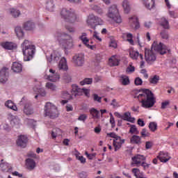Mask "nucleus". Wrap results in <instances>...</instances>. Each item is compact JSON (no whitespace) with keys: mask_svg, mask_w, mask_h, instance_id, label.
<instances>
[{"mask_svg":"<svg viewBox=\"0 0 178 178\" xmlns=\"http://www.w3.org/2000/svg\"><path fill=\"white\" fill-rule=\"evenodd\" d=\"M109 47H111V48H117L118 43H116V40H111Z\"/></svg>","mask_w":178,"mask_h":178,"instance_id":"nucleus-59","label":"nucleus"},{"mask_svg":"<svg viewBox=\"0 0 178 178\" xmlns=\"http://www.w3.org/2000/svg\"><path fill=\"white\" fill-rule=\"evenodd\" d=\"M11 69L15 73H20L23 70V65L17 62H15L13 63Z\"/></svg>","mask_w":178,"mask_h":178,"instance_id":"nucleus-23","label":"nucleus"},{"mask_svg":"<svg viewBox=\"0 0 178 178\" xmlns=\"http://www.w3.org/2000/svg\"><path fill=\"white\" fill-rule=\"evenodd\" d=\"M142 137H149V132L147 131V129H143L140 132Z\"/></svg>","mask_w":178,"mask_h":178,"instance_id":"nucleus-53","label":"nucleus"},{"mask_svg":"<svg viewBox=\"0 0 178 178\" xmlns=\"http://www.w3.org/2000/svg\"><path fill=\"white\" fill-rule=\"evenodd\" d=\"M38 92L40 94V95H41L42 97H45L46 95V92H45V90L42 89V88H39L38 89Z\"/></svg>","mask_w":178,"mask_h":178,"instance_id":"nucleus-58","label":"nucleus"},{"mask_svg":"<svg viewBox=\"0 0 178 178\" xmlns=\"http://www.w3.org/2000/svg\"><path fill=\"white\" fill-rule=\"evenodd\" d=\"M122 6L124 9V13H130V3H129V1L128 0H124L122 1Z\"/></svg>","mask_w":178,"mask_h":178,"instance_id":"nucleus-28","label":"nucleus"},{"mask_svg":"<svg viewBox=\"0 0 178 178\" xmlns=\"http://www.w3.org/2000/svg\"><path fill=\"white\" fill-rule=\"evenodd\" d=\"M27 143H29V138L25 135H20L17 139V145L21 147V148H26L27 147Z\"/></svg>","mask_w":178,"mask_h":178,"instance_id":"nucleus-13","label":"nucleus"},{"mask_svg":"<svg viewBox=\"0 0 178 178\" xmlns=\"http://www.w3.org/2000/svg\"><path fill=\"white\" fill-rule=\"evenodd\" d=\"M1 46L4 49H8L9 51H12V49H16L17 48L16 44L12 42H3L1 43Z\"/></svg>","mask_w":178,"mask_h":178,"instance_id":"nucleus-18","label":"nucleus"},{"mask_svg":"<svg viewBox=\"0 0 178 178\" xmlns=\"http://www.w3.org/2000/svg\"><path fill=\"white\" fill-rule=\"evenodd\" d=\"M145 59L148 65H152L156 60V54H155L152 49H145Z\"/></svg>","mask_w":178,"mask_h":178,"instance_id":"nucleus-10","label":"nucleus"},{"mask_svg":"<svg viewBox=\"0 0 178 178\" xmlns=\"http://www.w3.org/2000/svg\"><path fill=\"white\" fill-rule=\"evenodd\" d=\"M136 70V68H134V66H130L127 68V73H133Z\"/></svg>","mask_w":178,"mask_h":178,"instance_id":"nucleus-63","label":"nucleus"},{"mask_svg":"<svg viewBox=\"0 0 178 178\" xmlns=\"http://www.w3.org/2000/svg\"><path fill=\"white\" fill-rule=\"evenodd\" d=\"M44 116H48L50 119H55V118H58V113L56 106L49 102L47 103L44 106Z\"/></svg>","mask_w":178,"mask_h":178,"instance_id":"nucleus-6","label":"nucleus"},{"mask_svg":"<svg viewBox=\"0 0 178 178\" xmlns=\"http://www.w3.org/2000/svg\"><path fill=\"white\" fill-rule=\"evenodd\" d=\"M46 87H47V88L51 90V91H55V90H56V86H55V84H54L51 82H47L46 83Z\"/></svg>","mask_w":178,"mask_h":178,"instance_id":"nucleus-47","label":"nucleus"},{"mask_svg":"<svg viewBox=\"0 0 178 178\" xmlns=\"http://www.w3.org/2000/svg\"><path fill=\"white\" fill-rule=\"evenodd\" d=\"M24 29L25 30L31 31L35 27V25L31 21H28L24 24Z\"/></svg>","mask_w":178,"mask_h":178,"instance_id":"nucleus-30","label":"nucleus"},{"mask_svg":"<svg viewBox=\"0 0 178 178\" xmlns=\"http://www.w3.org/2000/svg\"><path fill=\"white\" fill-rule=\"evenodd\" d=\"M5 105L7 108L12 109L13 111H17V107L15 105V103L12 100H8L6 102Z\"/></svg>","mask_w":178,"mask_h":178,"instance_id":"nucleus-34","label":"nucleus"},{"mask_svg":"<svg viewBox=\"0 0 178 178\" xmlns=\"http://www.w3.org/2000/svg\"><path fill=\"white\" fill-rule=\"evenodd\" d=\"M129 133H131V134H139L140 131H138V129H137V127H136V125H131Z\"/></svg>","mask_w":178,"mask_h":178,"instance_id":"nucleus-45","label":"nucleus"},{"mask_svg":"<svg viewBox=\"0 0 178 178\" xmlns=\"http://www.w3.org/2000/svg\"><path fill=\"white\" fill-rule=\"evenodd\" d=\"M90 113L92 115L93 119H99V111L95 108L90 110Z\"/></svg>","mask_w":178,"mask_h":178,"instance_id":"nucleus-37","label":"nucleus"},{"mask_svg":"<svg viewBox=\"0 0 178 178\" xmlns=\"http://www.w3.org/2000/svg\"><path fill=\"white\" fill-rule=\"evenodd\" d=\"M120 60L118 59V56H112L111 58L108 59L109 66H119Z\"/></svg>","mask_w":178,"mask_h":178,"instance_id":"nucleus-24","label":"nucleus"},{"mask_svg":"<svg viewBox=\"0 0 178 178\" xmlns=\"http://www.w3.org/2000/svg\"><path fill=\"white\" fill-rule=\"evenodd\" d=\"M74 63L76 65V66H81L84 65V55L83 54H78L75 55L73 57Z\"/></svg>","mask_w":178,"mask_h":178,"instance_id":"nucleus-17","label":"nucleus"},{"mask_svg":"<svg viewBox=\"0 0 178 178\" xmlns=\"http://www.w3.org/2000/svg\"><path fill=\"white\" fill-rule=\"evenodd\" d=\"M10 13L13 17H19L20 16V11L16 8L10 9Z\"/></svg>","mask_w":178,"mask_h":178,"instance_id":"nucleus-41","label":"nucleus"},{"mask_svg":"<svg viewBox=\"0 0 178 178\" xmlns=\"http://www.w3.org/2000/svg\"><path fill=\"white\" fill-rule=\"evenodd\" d=\"M140 166H143L144 169H148V168H149V164L147 163L145 161H142Z\"/></svg>","mask_w":178,"mask_h":178,"instance_id":"nucleus-61","label":"nucleus"},{"mask_svg":"<svg viewBox=\"0 0 178 178\" xmlns=\"http://www.w3.org/2000/svg\"><path fill=\"white\" fill-rule=\"evenodd\" d=\"M58 69L59 70H63V72H67V60L65 57H63L59 63H58Z\"/></svg>","mask_w":178,"mask_h":178,"instance_id":"nucleus-21","label":"nucleus"},{"mask_svg":"<svg viewBox=\"0 0 178 178\" xmlns=\"http://www.w3.org/2000/svg\"><path fill=\"white\" fill-rule=\"evenodd\" d=\"M81 86L92 84V78H85L80 82Z\"/></svg>","mask_w":178,"mask_h":178,"instance_id":"nucleus-43","label":"nucleus"},{"mask_svg":"<svg viewBox=\"0 0 178 178\" xmlns=\"http://www.w3.org/2000/svg\"><path fill=\"white\" fill-rule=\"evenodd\" d=\"M79 40H81L83 45L88 49H91L92 51H95V49H97V45H90V44H88L90 42V39L87 38L86 33H82L81 35L79 36Z\"/></svg>","mask_w":178,"mask_h":178,"instance_id":"nucleus-11","label":"nucleus"},{"mask_svg":"<svg viewBox=\"0 0 178 178\" xmlns=\"http://www.w3.org/2000/svg\"><path fill=\"white\" fill-rule=\"evenodd\" d=\"M26 165L29 170H33L35 168V161L33 159H27L26 160Z\"/></svg>","mask_w":178,"mask_h":178,"instance_id":"nucleus-27","label":"nucleus"},{"mask_svg":"<svg viewBox=\"0 0 178 178\" xmlns=\"http://www.w3.org/2000/svg\"><path fill=\"white\" fill-rule=\"evenodd\" d=\"M152 49L156 52H159L160 55H165V54L168 52V47L159 42H154L152 45Z\"/></svg>","mask_w":178,"mask_h":178,"instance_id":"nucleus-9","label":"nucleus"},{"mask_svg":"<svg viewBox=\"0 0 178 178\" xmlns=\"http://www.w3.org/2000/svg\"><path fill=\"white\" fill-rule=\"evenodd\" d=\"M87 118L88 116L86 114H81L79 115V117L78 118V120H79L80 122H86V120H87Z\"/></svg>","mask_w":178,"mask_h":178,"instance_id":"nucleus-52","label":"nucleus"},{"mask_svg":"<svg viewBox=\"0 0 178 178\" xmlns=\"http://www.w3.org/2000/svg\"><path fill=\"white\" fill-rule=\"evenodd\" d=\"M160 77L158 75H154L153 76H150L149 78V83L150 84H154V86H156L158 83H159Z\"/></svg>","mask_w":178,"mask_h":178,"instance_id":"nucleus-29","label":"nucleus"},{"mask_svg":"<svg viewBox=\"0 0 178 178\" xmlns=\"http://www.w3.org/2000/svg\"><path fill=\"white\" fill-rule=\"evenodd\" d=\"M120 83L122 84V86H129V84H130V79H129V76L122 75L120 76Z\"/></svg>","mask_w":178,"mask_h":178,"instance_id":"nucleus-33","label":"nucleus"},{"mask_svg":"<svg viewBox=\"0 0 178 178\" xmlns=\"http://www.w3.org/2000/svg\"><path fill=\"white\" fill-rule=\"evenodd\" d=\"M24 113H25L26 116L33 115V113H34V110L33 109V107L30 105V104H25L24 108Z\"/></svg>","mask_w":178,"mask_h":178,"instance_id":"nucleus-26","label":"nucleus"},{"mask_svg":"<svg viewBox=\"0 0 178 178\" xmlns=\"http://www.w3.org/2000/svg\"><path fill=\"white\" fill-rule=\"evenodd\" d=\"M122 120L126 122H131V113L129 111L125 112L122 117Z\"/></svg>","mask_w":178,"mask_h":178,"instance_id":"nucleus-38","label":"nucleus"},{"mask_svg":"<svg viewBox=\"0 0 178 178\" xmlns=\"http://www.w3.org/2000/svg\"><path fill=\"white\" fill-rule=\"evenodd\" d=\"M106 16L115 23H122V17L119 13V9H118V6L116 5H112L108 8Z\"/></svg>","mask_w":178,"mask_h":178,"instance_id":"nucleus-4","label":"nucleus"},{"mask_svg":"<svg viewBox=\"0 0 178 178\" xmlns=\"http://www.w3.org/2000/svg\"><path fill=\"white\" fill-rule=\"evenodd\" d=\"M127 41L131 44V45L134 44V40H133V35L131 33H127Z\"/></svg>","mask_w":178,"mask_h":178,"instance_id":"nucleus-48","label":"nucleus"},{"mask_svg":"<svg viewBox=\"0 0 178 178\" xmlns=\"http://www.w3.org/2000/svg\"><path fill=\"white\" fill-rule=\"evenodd\" d=\"M49 73H51L49 75H46L44 77L47 79V80H49V81H53V83H55V81H58L59 79H60V76L56 71L50 69Z\"/></svg>","mask_w":178,"mask_h":178,"instance_id":"nucleus-14","label":"nucleus"},{"mask_svg":"<svg viewBox=\"0 0 178 178\" xmlns=\"http://www.w3.org/2000/svg\"><path fill=\"white\" fill-rule=\"evenodd\" d=\"M160 24L163 29H169V22L165 17L161 18Z\"/></svg>","mask_w":178,"mask_h":178,"instance_id":"nucleus-39","label":"nucleus"},{"mask_svg":"<svg viewBox=\"0 0 178 178\" xmlns=\"http://www.w3.org/2000/svg\"><path fill=\"white\" fill-rule=\"evenodd\" d=\"M46 9L49 10V12H54V9H55V4H54V1L48 0L46 3Z\"/></svg>","mask_w":178,"mask_h":178,"instance_id":"nucleus-32","label":"nucleus"},{"mask_svg":"<svg viewBox=\"0 0 178 178\" xmlns=\"http://www.w3.org/2000/svg\"><path fill=\"white\" fill-rule=\"evenodd\" d=\"M132 173H134V176L136 178H147L144 176V174H143V172H140V170L138 168H133Z\"/></svg>","mask_w":178,"mask_h":178,"instance_id":"nucleus-31","label":"nucleus"},{"mask_svg":"<svg viewBox=\"0 0 178 178\" xmlns=\"http://www.w3.org/2000/svg\"><path fill=\"white\" fill-rule=\"evenodd\" d=\"M129 25L132 29H134V30H138L140 22H138L137 16L134 15L133 17H129Z\"/></svg>","mask_w":178,"mask_h":178,"instance_id":"nucleus-16","label":"nucleus"},{"mask_svg":"<svg viewBox=\"0 0 178 178\" xmlns=\"http://www.w3.org/2000/svg\"><path fill=\"white\" fill-rule=\"evenodd\" d=\"M134 83L136 86H141L143 84V79L140 77H137L135 79Z\"/></svg>","mask_w":178,"mask_h":178,"instance_id":"nucleus-54","label":"nucleus"},{"mask_svg":"<svg viewBox=\"0 0 178 178\" xmlns=\"http://www.w3.org/2000/svg\"><path fill=\"white\" fill-rule=\"evenodd\" d=\"M60 134H61L60 129L57 128L51 132V137L52 138H56V137H58V136H60Z\"/></svg>","mask_w":178,"mask_h":178,"instance_id":"nucleus-44","label":"nucleus"},{"mask_svg":"<svg viewBox=\"0 0 178 178\" xmlns=\"http://www.w3.org/2000/svg\"><path fill=\"white\" fill-rule=\"evenodd\" d=\"M161 38H163L164 40H168V38L169 37V35H168V32H166L165 31H163L161 33Z\"/></svg>","mask_w":178,"mask_h":178,"instance_id":"nucleus-56","label":"nucleus"},{"mask_svg":"<svg viewBox=\"0 0 178 178\" xmlns=\"http://www.w3.org/2000/svg\"><path fill=\"white\" fill-rule=\"evenodd\" d=\"M22 49L24 60H31V59L34 58V54H35V46L32 44L30 41L25 40L22 44Z\"/></svg>","mask_w":178,"mask_h":178,"instance_id":"nucleus-3","label":"nucleus"},{"mask_svg":"<svg viewBox=\"0 0 178 178\" xmlns=\"http://www.w3.org/2000/svg\"><path fill=\"white\" fill-rule=\"evenodd\" d=\"M76 159L80 161L81 163H86V158L83 156H76Z\"/></svg>","mask_w":178,"mask_h":178,"instance_id":"nucleus-60","label":"nucleus"},{"mask_svg":"<svg viewBox=\"0 0 178 178\" xmlns=\"http://www.w3.org/2000/svg\"><path fill=\"white\" fill-rule=\"evenodd\" d=\"M129 56H130V58H131V59H134L135 60H137V58H138V56H139L140 59H141V60H143V54H140V53H138V51H136L134 50H130Z\"/></svg>","mask_w":178,"mask_h":178,"instance_id":"nucleus-25","label":"nucleus"},{"mask_svg":"<svg viewBox=\"0 0 178 178\" xmlns=\"http://www.w3.org/2000/svg\"><path fill=\"white\" fill-rule=\"evenodd\" d=\"M0 168L3 172H12V165L8 163L3 161V159L1 160Z\"/></svg>","mask_w":178,"mask_h":178,"instance_id":"nucleus-19","label":"nucleus"},{"mask_svg":"<svg viewBox=\"0 0 178 178\" xmlns=\"http://www.w3.org/2000/svg\"><path fill=\"white\" fill-rule=\"evenodd\" d=\"M147 158L144 155L136 154L134 157L131 158V166H140L141 163L145 161Z\"/></svg>","mask_w":178,"mask_h":178,"instance_id":"nucleus-12","label":"nucleus"},{"mask_svg":"<svg viewBox=\"0 0 178 178\" xmlns=\"http://www.w3.org/2000/svg\"><path fill=\"white\" fill-rule=\"evenodd\" d=\"M81 91H83V94H85L86 97H90V90L82 88Z\"/></svg>","mask_w":178,"mask_h":178,"instance_id":"nucleus-62","label":"nucleus"},{"mask_svg":"<svg viewBox=\"0 0 178 178\" xmlns=\"http://www.w3.org/2000/svg\"><path fill=\"white\" fill-rule=\"evenodd\" d=\"M134 98L138 99L140 104V106L145 109L152 108L156 102V99L154 93L149 89H141L136 93Z\"/></svg>","mask_w":178,"mask_h":178,"instance_id":"nucleus-1","label":"nucleus"},{"mask_svg":"<svg viewBox=\"0 0 178 178\" xmlns=\"http://www.w3.org/2000/svg\"><path fill=\"white\" fill-rule=\"evenodd\" d=\"M60 15L62 18L67 23H74L77 20V15L71 10H69L66 8H63Z\"/></svg>","mask_w":178,"mask_h":178,"instance_id":"nucleus-7","label":"nucleus"},{"mask_svg":"<svg viewBox=\"0 0 178 178\" xmlns=\"http://www.w3.org/2000/svg\"><path fill=\"white\" fill-rule=\"evenodd\" d=\"M8 77H9V70L3 67L0 71V83H6L8 81Z\"/></svg>","mask_w":178,"mask_h":178,"instance_id":"nucleus-15","label":"nucleus"},{"mask_svg":"<svg viewBox=\"0 0 178 178\" xmlns=\"http://www.w3.org/2000/svg\"><path fill=\"white\" fill-rule=\"evenodd\" d=\"M93 38H95L97 41L101 42L102 41V39L99 37V34L97 33V31H95L93 33Z\"/></svg>","mask_w":178,"mask_h":178,"instance_id":"nucleus-55","label":"nucleus"},{"mask_svg":"<svg viewBox=\"0 0 178 178\" xmlns=\"http://www.w3.org/2000/svg\"><path fill=\"white\" fill-rule=\"evenodd\" d=\"M149 129L150 131H152L154 133V131H156L158 130V124L155 122H152L149 124Z\"/></svg>","mask_w":178,"mask_h":178,"instance_id":"nucleus-40","label":"nucleus"},{"mask_svg":"<svg viewBox=\"0 0 178 178\" xmlns=\"http://www.w3.org/2000/svg\"><path fill=\"white\" fill-rule=\"evenodd\" d=\"M60 58V56L59 54L53 53L51 54V59L48 60L49 62H51V60H54V62H58Z\"/></svg>","mask_w":178,"mask_h":178,"instance_id":"nucleus-42","label":"nucleus"},{"mask_svg":"<svg viewBox=\"0 0 178 178\" xmlns=\"http://www.w3.org/2000/svg\"><path fill=\"white\" fill-rule=\"evenodd\" d=\"M54 37L64 49H71V48H73V38L70 35L61 31H56Z\"/></svg>","mask_w":178,"mask_h":178,"instance_id":"nucleus-2","label":"nucleus"},{"mask_svg":"<svg viewBox=\"0 0 178 178\" xmlns=\"http://www.w3.org/2000/svg\"><path fill=\"white\" fill-rule=\"evenodd\" d=\"M72 91L75 95H79V92H81V88H79L77 85H72Z\"/></svg>","mask_w":178,"mask_h":178,"instance_id":"nucleus-46","label":"nucleus"},{"mask_svg":"<svg viewBox=\"0 0 178 178\" xmlns=\"http://www.w3.org/2000/svg\"><path fill=\"white\" fill-rule=\"evenodd\" d=\"M61 97L64 99H70V98H72V95H70V94H69L67 91H63L62 92Z\"/></svg>","mask_w":178,"mask_h":178,"instance_id":"nucleus-50","label":"nucleus"},{"mask_svg":"<svg viewBox=\"0 0 178 178\" xmlns=\"http://www.w3.org/2000/svg\"><path fill=\"white\" fill-rule=\"evenodd\" d=\"M157 158L159 159V161L163 162L164 163H166V162L170 160V157L168 152H160L159 156H157Z\"/></svg>","mask_w":178,"mask_h":178,"instance_id":"nucleus-20","label":"nucleus"},{"mask_svg":"<svg viewBox=\"0 0 178 178\" xmlns=\"http://www.w3.org/2000/svg\"><path fill=\"white\" fill-rule=\"evenodd\" d=\"M110 115V123L111 124L112 129H113L116 126V124L115 123V118H113L112 113H111Z\"/></svg>","mask_w":178,"mask_h":178,"instance_id":"nucleus-51","label":"nucleus"},{"mask_svg":"<svg viewBox=\"0 0 178 178\" xmlns=\"http://www.w3.org/2000/svg\"><path fill=\"white\" fill-rule=\"evenodd\" d=\"M93 10H95L98 15H102L104 13V10L99 7L98 6H94L92 8Z\"/></svg>","mask_w":178,"mask_h":178,"instance_id":"nucleus-49","label":"nucleus"},{"mask_svg":"<svg viewBox=\"0 0 178 178\" xmlns=\"http://www.w3.org/2000/svg\"><path fill=\"white\" fill-rule=\"evenodd\" d=\"M15 33L18 38L20 40L24 37V33L23 32V30H22V27L17 26L15 29Z\"/></svg>","mask_w":178,"mask_h":178,"instance_id":"nucleus-35","label":"nucleus"},{"mask_svg":"<svg viewBox=\"0 0 178 178\" xmlns=\"http://www.w3.org/2000/svg\"><path fill=\"white\" fill-rule=\"evenodd\" d=\"M86 24L90 29L95 30L97 26H102L104 24V20L101 17L94 15V14H90L87 17Z\"/></svg>","mask_w":178,"mask_h":178,"instance_id":"nucleus-5","label":"nucleus"},{"mask_svg":"<svg viewBox=\"0 0 178 178\" xmlns=\"http://www.w3.org/2000/svg\"><path fill=\"white\" fill-rule=\"evenodd\" d=\"M106 137H111L113 139V145L114 147V150L119 151L122 148V145L124 144V139H122L120 136L115 134V132H111L106 134Z\"/></svg>","mask_w":178,"mask_h":178,"instance_id":"nucleus-8","label":"nucleus"},{"mask_svg":"<svg viewBox=\"0 0 178 178\" xmlns=\"http://www.w3.org/2000/svg\"><path fill=\"white\" fill-rule=\"evenodd\" d=\"M111 106H113V108H116V106H118V102H116V99H113L111 103Z\"/></svg>","mask_w":178,"mask_h":178,"instance_id":"nucleus-64","label":"nucleus"},{"mask_svg":"<svg viewBox=\"0 0 178 178\" xmlns=\"http://www.w3.org/2000/svg\"><path fill=\"white\" fill-rule=\"evenodd\" d=\"M93 99H94V101H97V102H101V99H102V97L98 96V95H97V94H94Z\"/></svg>","mask_w":178,"mask_h":178,"instance_id":"nucleus-57","label":"nucleus"},{"mask_svg":"<svg viewBox=\"0 0 178 178\" xmlns=\"http://www.w3.org/2000/svg\"><path fill=\"white\" fill-rule=\"evenodd\" d=\"M143 3L149 10L155 8V0H143Z\"/></svg>","mask_w":178,"mask_h":178,"instance_id":"nucleus-22","label":"nucleus"},{"mask_svg":"<svg viewBox=\"0 0 178 178\" xmlns=\"http://www.w3.org/2000/svg\"><path fill=\"white\" fill-rule=\"evenodd\" d=\"M131 144H141V137L137 135H134L131 138Z\"/></svg>","mask_w":178,"mask_h":178,"instance_id":"nucleus-36","label":"nucleus"}]
</instances>
